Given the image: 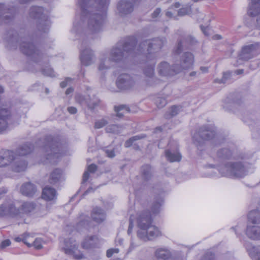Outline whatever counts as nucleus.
<instances>
[{
	"label": "nucleus",
	"mask_w": 260,
	"mask_h": 260,
	"mask_svg": "<svg viewBox=\"0 0 260 260\" xmlns=\"http://www.w3.org/2000/svg\"><path fill=\"white\" fill-rule=\"evenodd\" d=\"M160 203H156L153 206L151 211L146 210L142 212L137 219L139 230L138 236L144 241L151 240L161 235L158 228L152 224V215L159 211Z\"/></svg>",
	"instance_id": "obj_1"
},
{
	"label": "nucleus",
	"mask_w": 260,
	"mask_h": 260,
	"mask_svg": "<svg viewBox=\"0 0 260 260\" xmlns=\"http://www.w3.org/2000/svg\"><path fill=\"white\" fill-rule=\"evenodd\" d=\"M36 208L33 202H24L21 206L17 208L14 205H10L8 208L2 205L0 206V217L8 215L14 219V222L18 225L28 223L29 218Z\"/></svg>",
	"instance_id": "obj_2"
},
{
	"label": "nucleus",
	"mask_w": 260,
	"mask_h": 260,
	"mask_svg": "<svg viewBox=\"0 0 260 260\" xmlns=\"http://www.w3.org/2000/svg\"><path fill=\"white\" fill-rule=\"evenodd\" d=\"M34 149V146L30 144H25L17 150L18 154L10 150L4 152V156H0V167H4L14 162L13 170L15 172H20L26 170L27 162L21 158V156L29 154Z\"/></svg>",
	"instance_id": "obj_3"
},
{
	"label": "nucleus",
	"mask_w": 260,
	"mask_h": 260,
	"mask_svg": "<svg viewBox=\"0 0 260 260\" xmlns=\"http://www.w3.org/2000/svg\"><path fill=\"white\" fill-rule=\"evenodd\" d=\"M194 57L192 53L186 52L184 54V64L181 66H172V68L167 62H162L158 66L160 75L173 76L180 73L182 70H186L192 67Z\"/></svg>",
	"instance_id": "obj_4"
},
{
	"label": "nucleus",
	"mask_w": 260,
	"mask_h": 260,
	"mask_svg": "<svg viewBox=\"0 0 260 260\" xmlns=\"http://www.w3.org/2000/svg\"><path fill=\"white\" fill-rule=\"evenodd\" d=\"M248 224L246 230L247 236L253 240L260 239V211L251 210L247 215Z\"/></svg>",
	"instance_id": "obj_5"
},
{
	"label": "nucleus",
	"mask_w": 260,
	"mask_h": 260,
	"mask_svg": "<svg viewBox=\"0 0 260 260\" xmlns=\"http://www.w3.org/2000/svg\"><path fill=\"white\" fill-rule=\"evenodd\" d=\"M260 53V43H254L244 46L239 54V59L247 61Z\"/></svg>",
	"instance_id": "obj_6"
},
{
	"label": "nucleus",
	"mask_w": 260,
	"mask_h": 260,
	"mask_svg": "<svg viewBox=\"0 0 260 260\" xmlns=\"http://www.w3.org/2000/svg\"><path fill=\"white\" fill-rule=\"evenodd\" d=\"M64 243L66 246L63 248V250L66 254L73 255L76 260H80L84 258V254L78 249L74 242L70 239L66 240Z\"/></svg>",
	"instance_id": "obj_7"
},
{
	"label": "nucleus",
	"mask_w": 260,
	"mask_h": 260,
	"mask_svg": "<svg viewBox=\"0 0 260 260\" xmlns=\"http://www.w3.org/2000/svg\"><path fill=\"white\" fill-rule=\"evenodd\" d=\"M164 44L163 40L159 38H155L151 40H146L142 42L137 47V50L140 51L144 49L146 46L148 53H150L152 50L160 49Z\"/></svg>",
	"instance_id": "obj_8"
},
{
	"label": "nucleus",
	"mask_w": 260,
	"mask_h": 260,
	"mask_svg": "<svg viewBox=\"0 0 260 260\" xmlns=\"http://www.w3.org/2000/svg\"><path fill=\"white\" fill-rule=\"evenodd\" d=\"M132 84V77L128 74L120 75L116 81L117 86L119 89H126Z\"/></svg>",
	"instance_id": "obj_9"
},
{
	"label": "nucleus",
	"mask_w": 260,
	"mask_h": 260,
	"mask_svg": "<svg viewBox=\"0 0 260 260\" xmlns=\"http://www.w3.org/2000/svg\"><path fill=\"white\" fill-rule=\"evenodd\" d=\"M99 241L100 239L97 236H87L83 240L81 245L83 249H92L97 246Z\"/></svg>",
	"instance_id": "obj_10"
},
{
	"label": "nucleus",
	"mask_w": 260,
	"mask_h": 260,
	"mask_svg": "<svg viewBox=\"0 0 260 260\" xmlns=\"http://www.w3.org/2000/svg\"><path fill=\"white\" fill-rule=\"evenodd\" d=\"M137 40L134 36H129L126 38L123 45L124 51L126 52H131L134 51L137 47Z\"/></svg>",
	"instance_id": "obj_11"
},
{
	"label": "nucleus",
	"mask_w": 260,
	"mask_h": 260,
	"mask_svg": "<svg viewBox=\"0 0 260 260\" xmlns=\"http://www.w3.org/2000/svg\"><path fill=\"white\" fill-rule=\"evenodd\" d=\"M36 191L37 188L36 186L30 182L23 184L21 187L22 194L28 197H32Z\"/></svg>",
	"instance_id": "obj_12"
},
{
	"label": "nucleus",
	"mask_w": 260,
	"mask_h": 260,
	"mask_svg": "<svg viewBox=\"0 0 260 260\" xmlns=\"http://www.w3.org/2000/svg\"><path fill=\"white\" fill-rule=\"evenodd\" d=\"M91 216L92 220L97 223H102L105 220L106 218V215L104 211L98 207L93 209Z\"/></svg>",
	"instance_id": "obj_13"
},
{
	"label": "nucleus",
	"mask_w": 260,
	"mask_h": 260,
	"mask_svg": "<svg viewBox=\"0 0 260 260\" xmlns=\"http://www.w3.org/2000/svg\"><path fill=\"white\" fill-rule=\"evenodd\" d=\"M260 13V0H251L249 5L247 14L249 16L254 17Z\"/></svg>",
	"instance_id": "obj_14"
},
{
	"label": "nucleus",
	"mask_w": 260,
	"mask_h": 260,
	"mask_svg": "<svg viewBox=\"0 0 260 260\" xmlns=\"http://www.w3.org/2000/svg\"><path fill=\"white\" fill-rule=\"evenodd\" d=\"M57 193L55 189L45 187L43 189L42 198L47 201H50L56 199Z\"/></svg>",
	"instance_id": "obj_15"
},
{
	"label": "nucleus",
	"mask_w": 260,
	"mask_h": 260,
	"mask_svg": "<svg viewBox=\"0 0 260 260\" xmlns=\"http://www.w3.org/2000/svg\"><path fill=\"white\" fill-rule=\"evenodd\" d=\"M62 171L59 169L53 170L48 176V182L51 184H55L61 179Z\"/></svg>",
	"instance_id": "obj_16"
},
{
	"label": "nucleus",
	"mask_w": 260,
	"mask_h": 260,
	"mask_svg": "<svg viewBox=\"0 0 260 260\" xmlns=\"http://www.w3.org/2000/svg\"><path fill=\"white\" fill-rule=\"evenodd\" d=\"M75 100L77 103L82 105L86 104L89 108L91 109H94L98 103H100V101L98 100L97 102L92 103L90 99H86L80 94H77L75 96Z\"/></svg>",
	"instance_id": "obj_17"
},
{
	"label": "nucleus",
	"mask_w": 260,
	"mask_h": 260,
	"mask_svg": "<svg viewBox=\"0 0 260 260\" xmlns=\"http://www.w3.org/2000/svg\"><path fill=\"white\" fill-rule=\"evenodd\" d=\"M92 51L90 49H85L81 52L80 60L84 66H88L91 63Z\"/></svg>",
	"instance_id": "obj_18"
},
{
	"label": "nucleus",
	"mask_w": 260,
	"mask_h": 260,
	"mask_svg": "<svg viewBox=\"0 0 260 260\" xmlns=\"http://www.w3.org/2000/svg\"><path fill=\"white\" fill-rule=\"evenodd\" d=\"M21 51L27 55H32L36 52L35 45L30 42L23 43L21 46Z\"/></svg>",
	"instance_id": "obj_19"
},
{
	"label": "nucleus",
	"mask_w": 260,
	"mask_h": 260,
	"mask_svg": "<svg viewBox=\"0 0 260 260\" xmlns=\"http://www.w3.org/2000/svg\"><path fill=\"white\" fill-rule=\"evenodd\" d=\"M165 155L167 160L170 162L179 161L182 158V156L178 150L173 152L170 150H166Z\"/></svg>",
	"instance_id": "obj_20"
},
{
	"label": "nucleus",
	"mask_w": 260,
	"mask_h": 260,
	"mask_svg": "<svg viewBox=\"0 0 260 260\" xmlns=\"http://www.w3.org/2000/svg\"><path fill=\"white\" fill-rule=\"evenodd\" d=\"M115 111L116 113V116L119 118L122 117L124 114L130 113L131 109L125 105H120L115 106Z\"/></svg>",
	"instance_id": "obj_21"
},
{
	"label": "nucleus",
	"mask_w": 260,
	"mask_h": 260,
	"mask_svg": "<svg viewBox=\"0 0 260 260\" xmlns=\"http://www.w3.org/2000/svg\"><path fill=\"white\" fill-rule=\"evenodd\" d=\"M231 171L233 172L235 175L239 174H244L245 172L243 164L241 162L233 163L230 166Z\"/></svg>",
	"instance_id": "obj_22"
},
{
	"label": "nucleus",
	"mask_w": 260,
	"mask_h": 260,
	"mask_svg": "<svg viewBox=\"0 0 260 260\" xmlns=\"http://www.w3.org/2000/svg\"><path fill=\"white\" fill-rule=\"evenodd\" d=\"M30 238H32L31 235L27 233H25L20 236L15 237L14 240L17 242H22L28 247H31L30 243H29Z\"/></svg>",
	"instance_id": "obj_23"
},
{
	"label": "nucleus",
	"mask_w": 260,
	"mask_h": 260,
	"mask_svg": "<svg viewBox=\"0 0 260 260\" xmlns=\"http://www.w3.org/2000/svg\"><path fill=\"white\" fill-rule=\"evenodd\" d=\"M155 255L158 259H168L170 256V252L167 249L159 248L155 252Z\"/></svg>",
	"instance_id": "obj_24"
},
{
	"label": "nucleus",
	"mask_w": 260,
	"mask_h": 260,
	"mask_svg": "<svg viewBox=\"0 0 260 260\" xmlns=\"http://www.w3.org/2000/svg\"><path fill=\"white\" fill-rule=\"evenodd\" d=\"M215 136V132L213 130L205 129L202 131L201 138L203 141L210 140Z\"/></svg>",
	"instance_id": "obj_25"
},
{
	"label": "nucleus",
	"mask_w": 260,
	"mask_h": 260,
	"mask_svg": "<svg viewBox=\"0 0 260 260\" xmlns=\"http://www.w3.org/2000/svg\"><path fill=\"white\" fill-rule=\"evenodd\" d=\"M31 236L32 237V238H30L29 241L30 242H32V243H30L31 247L34 246L36 249H40L42 248V240L41 239L36 238L35 240H33L34 236L31 235Z\"/></svg>",
	"instance_id": "obj_26"
},
{
	"label": "nucleus",
	"mask_w": 260,
	"mask_h": 260,
	"mask_svg": "<svg viewBox=\"0 0 260 260\" xmlns=\"http://www.w3.org/2000/svg\"><path fill=\"white\" fill-rule=\"evenodd\" d=\"M42 72L43 75L47 76L54 77L55 76L54 71L52 68L49 67H47L46 69H43Z\"/></svg>",
	"instance_id": "obj_27"
},
{
	"label": "nucleus",
	"mask_w": 260,
	"mask_h": 260,
	"mask_svg": "<svg viewBox=\"0 0 260 260\" xmlns=\"http://www.w3.org/2000/svg\"><path fill=\"white\" fill-rule=\"evenodd\" d=\"M191 12V8L188 7L185 8H181L178 11V15L180 16H182L185 15L190 14Z\"/></svg>",
	"instance_id": "obj_28"
},
{
	"label": "nucleus",
	"mask_w": 260,
	"mask_h": 260,
	"mask_svg": "<svg viewBox=\"0 0 260 260\" xmlns=\"http://www.w3.org/2000/svg\"><path fill=\"white\" fill-rule=\"evenodd\" d=\"M145 74L149 77L153 76L154 74V66L148 67L144 71Z\"/></svg>",
	"instance_id": "obj_29"
},
{
	"label": "nucleus",
	"mask_w": 260,
	"mask_h": 260,
	"mask_svg": "<svg viewBox=\"0 0 260 260\" xmlns=\"http://www.w3.org/2000/svg\"><path fill=\"white\" fill-rule=\"evenodd\" d=\"M180 107L177 106H172L170 108L169 115L171 116H173L177 115L179 111Z\"/></svg>",
	"instance_id": "obj_30"
},
{
	"label": "nucleus",
	"mask_w": 260,
	"mask_h": 260,
	"mask_svg": "<svg viewBox=\"0 0 260 260\" xmlns=\"http://www.w3.org/2000/svg\"><path fill=\"white\" fill-rule=\"evenodd\" d=\"M119 127L117 125H110L107 126L106 128L107 133H115L118 131Z\"/></svg>",
	"instance_id": "obj_31"
},
{
	"label": "nucleus",
	"mask_w": 260,
	"mask_h": 260,
	"mask_svg": "<svg viewBox=\"0 0 260 260\" xmlns=\"http://www.w3.org/2000/svg\"><path fill=\"white\" fill-rule=\"evenodd\" d=\"M31 13H35L36 16H37L39 14L42 13L44 11V9L42 7L35 6L33 7L31 9Z\"/></svg>",
	"instance_id": "obj_32"
},
{
	"label": "nucleus",
	"mask_w": 260,
	"mask_h": 260,
	"mask_svg": "<svg viewBox=\"0 0 260 260\" xmlns=\"http://www.w3.org/2000/svg\"><path fill=\"white\" fill-rule=\"evenodd\" d=\"M140 138L139 137V136H135L134 137H132L131 138H130L129 140H127L125 144H124V146L125 147H130L132 145L133 142L137 140H138V139H140Z\"/></svg>",
	"instance_id": "obj_33"
},
{
	"label": "nucleus",
	"mask_w": 260,
	"mask_h": 260,
	"mask_svg": "<svg viewBox=\"0 0 260 260\" xmlns=\"http://www.w3.org/2000/svg\"><path fill=\"white\" fill-rule=\"evenodd\" d=\"M167 104L166 100L165 98H158L156 101V105L158 108H162Z\"/></svg>",
	"instance_id": "obj_34"
},
{
	"label": "nucleus",
	"mask_w": 260,
	"mask_h": 260,
	"mask_svg": "<svg viewBox=\"0 0 260 260\" xmlns=\"http://www.w3.org/2000/svg\"><path fill=\"white\" fill-rule=\"evenodd\" d=\"M116 50H117V49H116V50L112 53V54H113L112 59H113L115 61H117L119 58V57H117L122 56L124 54V52L125 51H124L123 49V51L117 52Z\"/></svg>",
	"instance_id": "obj_35"
},
{
	"label": "nucleus",
	"mask_w": 260,
	"mask_h": 260,
	"mask_svg": "<svg viewBox=\"0 0 260 260\" xmlns=\"http://www.w3.org/2000/svg\"><path fill=\"white\" fill-rule=\"evenodd\" d=\"M107 123V121H106L104 119H102L100 120H98L95 122L94 127L95 128H100L103 127L104 126H105Z\"/></svg>",
	"instance_id": "obj_36"
},
{
	"label": "nucleus",
	"mask_w": 260,
	"mask_h": 260,
	"mask_svg": "<svg viewBox=\"0 0 260 260\" xmlns=\"http://www.w3.org/2000/svg\"><path fill=\"white\" fill-rule=\"evenodd\" d=\"M118 252L119 249L118 248H110L107 250L106 255L108 257H111L112 256L113 254L117 253Z\"/></svg>",
	"instance_id": "obj_37"
},
{
	"label": "nucleus",
	"mask_w": 260,
	"mask_h": 260,
	"mask_svg": "<svg viewBox=\"0 0 260 260\" xmlns=\"http://www.w3.org/2000/svg\"><path fill=\"white\" fill-rule=\"evenodd\" d=\"M134 218L133 215L131 216L129 218V224L128 226V229L127 230V233L128 234H130L133 230V227H134Z\"/></svg>",
	"instance_id": "obj_38"
},
{
	"label": "nucleus",
	"mask_w": 260,
	"mask_h": 260,
	"mask_svg": "<svg viewBox=\"0 0 260 260\" xmlns=\"http://www.w3.org/2000/svg\"><path fill=\"white\" fill-rule=\"evenodd\" d=\"M11 244V242L9 239H6L3 240L1 244H0V248L2 249L5 248L6 247L10 246Z\"/></svg>",
	"instance_id": "obj_39"
},
{
	"label": "nucleus",
	"mask_w": 260,
	"mask_h": 260,
	"mask_svg": "<svg viewBox=\"0 0 260 260\" xmlns=\"http://www.w3.org/2000/svg\"><path fill=\"white\" fill-rule=\"evenodd\" d=\"M97 170V166L95 164H91L88 166L87 171L89 173H94Z\"/></svg>",
	"instance_id": "obj_40"
},
{
	"label": "nucleus",
	"mask_w": 260,
	"mask_h": 260,
	"mask_svg": "<svg viewBox=\"0 0 260 260\" xmlns=\"http://www.w3.org/2000/svg\"><path fill=\"white\" fill-rule=\"evenodd\" d=\"M201 28L203 31V32L204 34V35L206 36H209V31H210V29L209 27L208 26L206 27H204L203 25H201Z\"/></svg>",
	"instance_id": "obj_41"
},
{
	"label": "nucleus",
	"mask_w": 260,
	"mask_h": 260,
	"mask_svg": "<svg viewBox=\"0 0 260 260\" xmlns=\"http://www.w3.org/2000/svg\"><path fill=\"white\" fill-rule=\"evenodd\" d=\"M71 80V79L70 78H67V79H66L64 81H63L62 82H61L60 83V87L61 88L66 87L68 85V82L69 81H70Z\"/></svg>",
	"instance_id": "obj_42"
},
{
	"label": "nucleus",
	"mask_w": 260,
	"mask_h": 260,
	"mask_svg": "<svg viewBox=\"0 0 260 260\" xmlns=\"http://www.w3.org/2000/svg\"><path fill=\"white\" fill-rule=\"evenodd\" d=\"M160 9L159 8L156 9L154 12L152 14V17L153 18H156L158 16L159 14L160 13Z\"/></svg>",
	"instance_id": "obj_43"
},
{
	"label": "nucleus",
	"mask_w": 260,
	"mask_h": 260,
	"mask_svg": "<svg viewBox=\"0 0 260 260\" xmlns=\"http://www.w3.org/2000/svg\"><path fill=\"white\" fill-rule=\"evenodd\" d=\"M68 112L71 114H75L77 112V109L74 107H69L68 108Z\"/></svg>",
	"instance_id": "obj_44"
},
{
	"label": "nucleus",
	"mask_w": 260,
	"mask_h": 260,
	"mask_svg": "<svg viewBox=\"0 0 260 260\" xmlns=\"http://www.w3.org/2000/svg\"><path fill=\"white\" fill-rule=\"evenodd\" d=\"M106 153L109 157L112 158L115 156V152L113 150H106Z\"/></svg>",
	"instance_id": "obj_45"
},
{
	"label": "nucleus",
	"mask_w": 260,
	"mask_h": 260,
	"mask_svg": "<svg viewBox=\"0 0 260 260\" xmlns=\"http://www.w3.org/2000/svg\"><path fill=\"white\" fill-rule=\"evenodd\" d=\"M89 177V173L87 171H85L83 175V181L86 182V181H87V180L88 179Z\"/></svg>",
	"instance_id": "obj_46"
},
{
	"label": "nucleus",
	"mask_w": 260,
	"mask_h": 260,
	"mask_svg": "<svg viewBox=\"0 0 260 260\" xmlns=\"http://www.w3.org/2000/svg\"><path fill=\"white\" fill-rule=\"evenodd\" d=\"M143 168H146V169L147 170V171H145V169H143V171H144V175H146L147 174V172L148 173L149 172L151 169V167L149 165H146L145 166H144Z\"/></svg>",
	"instance_id": "obj_47"
},
{
	"label": "nucleus",
	"mask_w": 260,
	"mask_h": 260,
	"mask_svg": "<svg viewBox=\"0 0 260 260\" xmlns=\"http://www.w3.org/2000/svg\"><path fill=\"white\" fill-rule=\"evenodd\" d=\"M73 91H74V89H73V88H71V87H70V88H68L67 89L66 91V94L67 95H68V94H70V93H72V92H73Z\"/></svg>",
	"instance_id": "obj_48"
},
{
	"label": "nucleus",
	"mask_w": 260,
	"mask_h": 260,
	"mask_svg": "<svg viewBox=\"0 0 260 260\" xmlns=\"http://www.w3.org/2000/svg\"><path fill=\"white\" fill-rule=\"evenodd\" d=\"M105 69H107V68L105 67V66H104V63L101 62L100 63V64L99 65V70L102 71V70H103Z\"/></svg>",
	"instance_id": "obj_49"
},
{
	"label": "nucleus",
	"mask_w": 260,
	"mask_h": 260,
	"mask_svg": "<svg viewBox=\"0 0 260 260\" xmlns=\"http://www.w3.org/2000/svg\"><path fill=\"white\" fill-rule=\"evenodd\" d=\"M213 39L214 40H220L221 39V36L219 35H216L213 36Z\"/></svg>",
	"instance_id": "obj_50"
},
{
	"label": "nucleus",
	"mask_w": 260,
	"mask_h": 260,
	"mask_svg": "<svg viewBox=\"0 0 260 260\" xmlns=\"http://www.w3.org/2000/svg\"><path fill=\"white\" fill-rule=\"evenodd\" d=\"M166 16L169 18H171L173 16V13L172 12L167 11L166 14Z\"/></svg>",
	"instance_id": "obj_51"
},
{
	"label": "nucleus",
	"mask_w": 260,
	"mask_h": 260,
	"mask_svg": "<svg viewBox=\"0 0 260 260\" xmlns=\"http://www.w3.org/2000/svg\"><path fill=\"white\" fill-rule=\"evenodd\" d=\"M90 221H88V220L83 221H82V224L83 225H86L89 226Z\"/></svg>",
	"instance_id": "obj_52"
},
{
	"label": "nucleus",
	"mask_w": 260,
	"mask_h": 260,
	"mask_svg": "<svg viewBox=\"0 0 260 260\" xmlns=\"http://www.w3.org/2000/svg\"><path fill=\"white\" fill-rule=\"evenodd\" d=\"M181 47H182V45H181V43H180L179 44H178V48L176 50V53H179V52H180V50H181Z\"/></svg>",
	"instance_id": "obj_53"
},
{
	"label": "nucleus",
	"mask_w": 260,
	"mask_h": 260,
	"mask_svg": "<svg viewBox=\"0 0 260 260\" xmlns=\"http://www.w3.org/2000/svg\"><path fill=\"white\" fill-rule=\"evenodd\" d=\"M236 73L237 75L241 74L243 73V70H238L236 71Z\"/></svg>",
	"instance_id": "obj_54"
},
{
	"label": "nucleus",
	"mask_w": 260,
	"mask_h": 260,
	"mask_svg": "<svg viewBox=\"0 0 260 260\" xmlns=\"http://www.w3.org/2000/svg\"><path fill=\"white\" fill-rule=\"evenodd\" d=\"M201 70L203 72H207L208 71V68H205V67H201Z\"/></svg>",
	"instance_id": "obj_55"
},
{
	"label": "nucleus",
	"mask_w": 260,
	"mask_h": 260,
	"mask_svg": "<svg viewBox=\"0 0 260 260\" xmlns=\"http://www.w3.org/2000/svg\"><path fill=\"white\" fill-rule=\"evenodd\" d=\"M222 151L224 152V153H225V156H228L227 153H229V152H230L229 150L226 149H223V150H222Z\"/></svg>",
	"instance_id": "obj_56"
},
{
	"label": "nucleus",
	"mask_w": 260,
	"mask_h": 260,
	"mask_svg": "<svg viewBox=\"0 0 260 260\" xmlns=\"http://www.w3.org/2000/svg\"><path fill=\"white\" fill-rule=\"evenodd\" d=\"M180 5L179 3H176L174 5V7L176 8H178L180 7Z\"/></svg>",
	"instance_id": "obj_57"
},
{
	"label": "nucleus",
	"mask_w": 260,
	"mask_h": 260,
	"mask_svg": "<svg viewBox=\"0 0 260 260\" xmlns=\"http://www.w3.org/2000/svg\"><path fill=\"white\" fill-rule=\"evenodd\" d=\"M155 129L156 130L158 129V130H159L160 131H162V128H161L160 127H156Z\"/></svg>",
	"instance_id": "obj_58"
},
{
	"label": "nucleus",
	"mask_w": 260,
	"mask_h": 260,
	"mask_svg": "<svg viewBox=\"0 0 260 260\" xmlns=\"http://www.w3.org/2000/svg\"><path fill=\"white\" fill-rule=\"evenodd\" d=\"M3 91H4V89L3 88V87H0V92H3Z\"/></svg>",
	"instance_id": "obj_59"
},
{
	"label": "nucleus",
	"mask_w": 260,
	"mask_h": 260,
	"mask_svg": "<svg viewBox=\"0 0 260 260\" xmlns=\"http://www.w3.org/2000/svg\"><path fill=\"white\" fill-rule=\"evenodd\" d=\"M195 74H196V73H195V72H192V73H190V75L191 76H194V75H195Z\"/></svg>",
	"instance_id": "obj_60"
},
{
	"label": "nucleus",
	"mask_w": 260,
	"mask_h": 260,
	"mask_svg": "<svg viewBox=\"0 0 260 260\" xmlns=\"http://www.w3.org/2000/svg\"><path fill=\"white\" fill-rule=\"evenodd\" d=\"M131 9H132V10H127V12L129 13V12H132V11H133V8H131Z\"/></svg>",
	"instance_id": "obj_61"
},
{
	"label": "nucleus",
	"mask_w": 260,
	"mask_h": 260,
	"mask_svg": "<svg viewBox=\"0 0 260 260\" xmlns=\"http://www.w3.org/2000/svg\"><path fill=\"white\" fill-rule=\"evenodd\" d=\"M258 260H260V258L258 259Z\"/></svg>",
	"instance_id": "obj_62"
},
{
	"label": "nucleus",
	"mask_w": 260,
	"mask_h": 260,
	"mask_svg": "<svg viewBox=\"0 0 260 260\" xmlns=\"http://www.w3.org/2000/svg\"><path fill=\"white\" fill-rule=\"evenodd\" d=\"M0 260H2V259H0Z\"/></svg>",
	"instance_id": "obj_63"
}]
</instances>
